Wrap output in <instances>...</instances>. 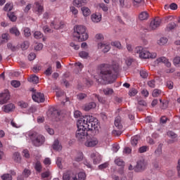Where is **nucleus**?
Masks as SVG:
<instances>
[{
	"label": "nucleus",
	"instance_id": "1",
	"mask_svg": "<svg viewBox=\"0 0 180 180\" xmlns=\"http://www.w3.org/2000/svg\"><path fill=\"white\" fill-rule=\"evenodd\" d=\"M77 126L76 138L84 140L88 136V131L98 129V120L94 119L92 116L86 115L77 120Z\"/></svg>",
	"mask_w": 180,
	"mask_h": 180
},
{
	"label": "nucleus",
	"instance_id": "2",
	"mask_svg": "<svg viewBox=\"0 0 180 180\" xmlns=\"http://www.w3.org/2000/svg\"><path fill=\"white\" fill-rule=\"evenodd\" d=\"M119 74V65L103 63L100 65V77L103 81L108 84H113Z\"/></svg>",
	"mask_w": 180,
	"mask_h": 180
},
{
	"label": "nucleus",
	"instance_id": "3",
	"mask_svg": "<svg viewBox=\"0 0 180 180\" xmlns=\"http://www.w3.org/2000/svg\"><path fill=\"white\" fill-rule=\"evenodd\" d=\"M73 37L78 40V41H85L88 40V33H86V27L84 25H76L74 27Z\"/></svg>",
	"mask_w": 180,
	"mask_h": 180
},
{
	"label": "nucleus",
	"instance_id": "4",
	"mask_svg": "<svg viewBox=\"0 0 180 180\" xmlns=\"http://www.w3.org/2000/svg\"><path fill=\"white\" fill-rule=\"evenodd\" d=\"M86 174L84 172H80L77 174L71 170H67L63 174V180H85Z\"/></svg>",
	"mask_w": 180,
	"mask_h": 180
},
{
	"label": "nucleus",
	"instance_id": "5",
	"mask_svg": "<svg viewBox=\"0 0 180 180\" xmlns=\"http://www.w3.org/2000/svg\"><path fill=\"white\" fill-rule=\"evenodd\" d=\"M29 137L34 147H40L43 146L46 141V138L44 136L37 133V132H31L29 134Z\"/></svg>",
	"mask_w": 180,
	"mask_h": 180
},
{
	"label": "nucleus",
	"instance_id": "6",
	"mask_svg": "<svg viewBox=\"0 0 180 180\" xmlns=\"http://www.w3.org/2000/svg\"><path fill=\"white\" fill-rule=\"evenodd\" d=\"M134 53L139 54L140 58L143 59L155 58V57H157V54L155 53H151L143 46H136L134 49Z\"/></svg>",
	"mask_w": 180,
	"mask_h": 180
},
{
	"label": "nucleus",
	"instance_id": "7",
	"mask_svg": "<svg viewBox=\"0 0 180 180\" xmlns=\"http://www.w3.org/2000/svg\"><path fill=\"white\" fill-rule=\"evenodd\" d=\"M32 91V99L34 102H37L38 103H43L44 102V94L41 92H36V90L34 89H32L31 90Z\"/></svg>",
	"mask_w": 180,
	"mask_h": 180
},
{
	"label": "nucleus",
	"instance_id": "8",
	"mask_svg": "<svg viewBox=\"0 0 180 180\" xmlns=\"http://www.w3.org/2000/svg\"><path fill=\"white\" fill-rule=\"evenodd\" d=\"M99 143V141L97 138L91 137L88 138L86 141L84 143V145L86 147H96V146H98Z\"/></svg>",
	"mask_w": 180,
	"mask_h": 180
},
{
	"label": "nucleus",
	"instance_id": "9",
	"mask_svg": "<svg viewBox=\"0 0 180 180\" xmlns=\"http://www.w3.org/2000/svg\"><path fill=\"white\" fill-rule=\"evenodd\" d=\"M65 26L64 22L56 18L53 22H51V27H53L56 30L58 29H63Z\"/></svg>",
	"mask_w": 180,
	"mask_h": 180
},
{
	"label": "nucleus",
	"instance_id": "10",
	"mask_svg": "<svg viewBox=\"0 0 180 180\" xmlns=\"http://www.w3.org/2000/svg\"><path fill=\"white\" fill-rule=\"evenodd\" d=\"M161 25V18L156 17L155 19H153L149 26V29L150 30H155L158 27H160V25Z\"/></svg>",
	"mask_w": 180,
	"mask_h": 180
},
{
	"label": "nucleus",
	"instance_id": "11",
	"mask_svg": "<svg viewBox=\"0 0 180 180\" xmlns=\"http://www.w3.org/2000/svg\"><path fill=\"white\" fill-rule=\"evenodd\" d=\"M48 116L52 119H57L60 116V111L56 108H51L48 111Z\"/></svg>",
	"mask_w": 180,
	"mask_h": 180
},
{
	"label": "nucleus",
	"instance_id": "12",
	"mask_svg": "<svg viewBox=\"0 0 180 180\" xmlns=\"http://www.w3.org/2000/svg\"><path fill=\"white\" fill-rule=\"evenodd\" d=\"M91 158H93V162L95 165L99 164L102 160V156L98 152H93L90 155Z\"/></svg>",
	"mask_w": 180,
	"mask_h": 180
},
{
	"label": "nucleus",
	"instance_id": "13",
	"mask_svg": "<svg viewBox=\"0 0 180 180\" xmlns=\"http://www.w3.org/2000/svg\"><path fill=\"white\" fill-rule=\"evenodd\" d=\"M11 98V95L9 93L4 92L0 94V105H5L8 103V101Z\"/></svg>",
	"mask_w": 180,
	"mask_h": 180
},
{
	"label": "nucleus",
	"instance_id": "14",
	"mask_svg": "<svg viewBox=\"0 0 180 180\" xmlns=\"http://www.w3.org/2000/svg\"><path fill=\"white\" fill-rule=\"evenodd\" d=\"M146 167H147V163L144 160H142L137 162L136 168L137 171H144Z\"/></svg>",
	"mask_w": 180,
	"mask_h": 180
},
{
	"label": "nucleus",
	"instance_id": "15",
	"mask_svg": "<svg viewBox=\"0 0 180 180\" xmlns=\"http://www.w3.org/2000/svg\"><path fill=\"white\" fill-rule=\"evenodd\" d=\"M86 4H88L87 0H73V5L76 8H83L82 6H85Z\"/></svg>",
	"mask_w": 180,
	"mask_h": 180
},
{
	"label": "nucleus",
	"instance_id": "16",
	"mask_svg": "<svg viewBox=\"0 0 180 180\" xmlns=\"http://www.w3.org/2000/svg\"><path fill=\"white\" fill-rule=\"evenodd\" d=\"M98 49H100L101 50V51H103V53H108V51H109V50H110V44H104L102 42H101L98 44Z\"/></svg>",
	"mask_w": 180,
	"mask_h": 180
},
{
	"label": "nucleus",
	"instance_id": "17",
	"mask_svg": "<svg viewBox=\"0 0 180 180\" xmlns=\"http://www.w3.org/2000/svg\"><path fill=\"white\" fill-rule=\"evenodd\" d=\"M95 108H96V103L95 102L86 103L83 106V109L85 112H89L91 109H95Z\"/></svg>",
	"mask_w": 180,
	"mask_h": 180
},
{
	"label": "nucleus",
	"instance_id": "18",
	"mask_svg": "<svg viewBox=\"0 0 180 180\" xmlns=\"http://www.w3.org/2000/svg\"><path fill=\"white\" fill-rule=\"evenodd\" d=\"M157 62L158 63H163L165 64V65H166V67H167V68H171V62H169V60L164 56L158 58L157 59Z\"/></svg>",
	"mask_w": 180,
	"mask_h": 180
},
{
	"label": "nucleus",
	"instance_id": "19",
	"mask_svg": "<svg viewBox=\"0 0 180 180\" xmlns=\"http://www.w3.org/2000/svg\"><path fill=\"white\" fill-rule=\"evenodd\" d=\"M91 20L94 23H99L102 20V15L99 13H94L91 15Z\"/></svg>",
	"mask_w": 180,
	"mask_h": 180
},
{
	"label": "nucleus",
	"instance_id": "20",
	"mask_svg": "<svg viewBox=\"0 0 180 180\" xmlns=\"http://www.w3.org/2000/svg\"><path fill=\"white\" fill-rule=\"evenodd\" d=\"M122 118L120 117H117L115 118L114 124L116 128L118 129V130H122L123 129V125H122Z\"/></svg>",
	"mask_w": 180,
	"mask_h": 180
},
{
	"label": "nucleus",
	"instance_id": "21",
	"mask_svg": "<svg viewBox=\"0 0 180 180\" xmlns=\"http://www.w3.org/2000/svg\"><path fill=\"white\" fill-rule=\"evenodd\" d=\"M52 147L56 151H61V150H63V146H61V144H60V141L58 140L54 141Z\"/></svg>",
	"mask_w": 180,
	"mask_h": 180
},
{
	"label": "nucleus",
	"instance_id": "22",
	"mask_svg": "<svg viewBox=\"0 0 180 180\" xmlns=\"http://www.w3.org/2000/svg\"><path fill=\"white\" fill-rule=\"evenodd\" d=\"M15 109V105L13 103H9L8 105H4V111L6 113H9V112H12Z\"/></svg>",
	"mask_w": 180,
	"mask_h": 180
},
{
	"label": "nucleus",
	"instance_id": "23",
	"mask_svg": "<svg viewBox=\"0 0 180 180\" xmlns=\"http://www.w3.org/2000/svg\"><path fill=\"white\" fill-rule=\"evenodd\" d=\"M37 11L39 15H41L43 13V11H44V8L43 6V3H40L39 1L35 2Z\"/></svg>",
	"mask_w": 180,
	"mask_h": 180
},
{
	"label": "nucleus",
	"instance_id": "24",
	"mask_svg": "<svg viewBox=\"0 0 180 180\" xmlns=\"http://www.w3.org/2000/svg\"><path fill=\"white\" fill-rule=\"evenodd\" d=\"M139 140H140V136L136 135V136H132L131 139V146H133V147H136V146L139 144Z\"/></svg>",
	"mask_w": 180,
	"mask_h": 180
},
{
	"label": "nucleus",
	"instance_id": "25",
	"mask_svg": "<svg viewBox=\"0 0 180 180\" xmlns=\"http://www.w3.org/2000/svg\"><path fill=\"white\" fill-rule=\"evenodd\" d=\"M144 0H132V5L135 8H139V6H141V5H144Z\"/></svg>",
	"mask_w": 180,
	"mask_h": 180
},
{
	"label": "nucleus",
	"instance_id": "26",
	"mask_svg": "<svg viewBox=\"0 0 180 180\" xmlns=\"http://www.w3.org/2000/svg\"><path fill=\"white\" fill-rule=\"evenodd\" d=\"M81 11L83 13V15L85 17L89 16V15H91V10L88 7L83 6L81 8Z\"/></svg>",
	"mask_w": 180,
	"mask_h": 180
},
{
	"label": "nucleus",
	"instance_id": "27",
	"mask_svg": "<svg viewBox=\"0 0 180 180\" xmlns=\"http://www.w3.org/2000/svg\"><path fill=\"white\" fill-rule=\"evenodd\" d=\"M115 165H117L118 167H122V168H123V167H124V161L123 160V159L120 158H117L114 161Z\"/></svg>",
	"mask_w": 180,
	"mask_h": 180
},
{
	"label": "nucleus",
	"instance_id": "28",
	"mask_svg": "<svg viewBox=\"0 0 180 180\" xmlns=\"http://www.w3.org/2000/svg\"><path fill=\"white\" fill-rule=\"evenodd\" d=\"M139 18L140 20H147L148 19V13L146 11L141 12L139 15Z\"/></svg>",
	"mask_w": 180,
	"mask_h": 180
},
{
	"label": "nucleus",
	"instance_id": "29",
	"mask_svg": "<svg viewBox=\"0 0 180 180\" xmlns=\"http://www.w3.org/2000/svg\"><path fill=\"white\" fill-rule=\"evenodd\" d=\"M13 160L15 161V162H20L22 158H20V154L18 152H15L13 155Z\"/></svg>",
	"mask_w": 180,
	"mask_h": 180
},
{
	"label": "nucleus",
	"instance_id": "30",
	"mask_svg": "<svg viewBox=\"0 0 180 180\" xmlns=\"http://www.w3.org/2000/svg\"><path fill=\"white\" fill-rule=\"evenodd\" d=\"M84 160V153L82 152H78L75 158V161L77 162H81Z\"/></svg>",
	"mask_w": 180,
	"mask_h": 180
},
{
	"label": "nucleus",
	"instance_id": "31",
	"mask_svg": "<svg viewBox=\"0 0 180 180\" xmlns=\"http://www.w3.org/2000/svg\"><path fill=\"white\" fill-rule=\"evenodd\" d=\"M29 82H32L33 84H39V77L36 75H32L28 78Z\"/></svg>",
	"mask_w": 180,
	"mask_h": 180
},
{
	"label": "nucleus",
	"instance_id": "32",
	"mask_svg": "<svg viewBox=\"0 0 180 180\" xmlns=\"http://www.w3.org/2000/svg\"><path fill=\"white\" fill-rule=\"evenodd\" d=\"M167 43H168V39H167V37H161L158 40V44H159V46H165Z\"/></svg>",
	"mask_w": 180,
	"mask_h": 180
},
{
	"label": "nucleus",
	"instance_id": "33",
	"mask_svg": "<svg viewBox=\"0 0 180 180\" xmlns=\"http://www.w3.org/2000/svg\"><path fill=\"white\" fill-rule=\"evenodd\" d=\"M34 168L37 172H41L43 167L41 166V163L40 162V161H37L34 165Z\"/></svg>",
	"mask_w": 180,
	"mask_h": 180
},
{
	"label": "nucleus",
	"instance_id": "34",
	"mask_svg": "<svg viewBox=\"0 0 180 180\" xmlns=\"http://www.w3.org/2000/svg\"><path fill=\"white\" fill-rule=\"evenodd\" d=\"M176 23L175 22H170L167 25V27H166V30L167 32H169L171 30H174V29H175V27H176Z\"/></svg>",
	"mask_w": 180,
	"mask_h": 180
},
{
	"label": "nucleus",
	"instance_id": "35",
	"mask_svg": "<svg viewBox=\"0 0 180 180\" xmlns=\"http://www.w3.org/2000/svg\"><path fill=\"white\" fill-rule=\"evenodd\" d=\"M10 33H11V34H15L16 37L20 35V32H19V30H18L16 27H13L10 29Z\"/></svg>",
	"mask_w": 180,
	"mask_h": 180
},
{
	"label": "nucleus",
	"instance_id": "36",
	"mask_svg": "<svg viewBox=\"0 0 180 180\" xmlns=\"http://www.w3.org/2000/svg\"><path fill=\"white\" fill-rule=\"evenodd\" d=\"M161 94H162V91L158 89H155L153 91L152 96H153V98H158V96H160Z\"/></svg>",
	"mask_w": 180,
	"mask_h": 180
},
{
	"label": "nucleus",
	"instance_id": "37",
	"mask_svg": "<svg viewBox=\"0 0 180 180\" xmlns=\"http://www.w3.org/2000/svg\"><path fill=\"white\" fill-rule=\"evenodd\" d=\"M79 56L85 60L89 57V53L85 51H82L79 53Z\"/></svg>",
	"mask_w": 180,
	"mask_h": 180
},
{
	"label": "nucleus",
	"instance_id": "38",
	"mask_svg": "<svg viewBox=\"0 0 180 180\" xmlns=\"http://www.w3.org/2000/svg\"><path fill=\"white\" fill-rule=\"evenodd\" d=\"M12 9H13V4L9 3H7L4 8V11L6 12H11Z\"/></svg>",
	"mask_w": 180,
	"mask_h": 180
},
{
	"label": "nucleus",
	"instance_id": "39",
	"mask_svg": "<svg viewBox=\"0 0 180 180\" xmlns=\"http://www.w3.org/2000/svg\"><path fill=\"white\" fill-rule=\"evenodd\" d=\"M104 95L109 96L113 95V89L106 88L103 90Z\"/></svg>",
	"mask_w": 180,
	"mask_h": 180
},
{
	"label": "nucleus",
	"instance_id": "40",
	"mask_svg": "<svg viewBox=\"0 0 180 180\" xmlns=\"http://www.w3.org/2000/svg\"><path fill=\"white\" fill-rule=\"evenodd\" d=\"M7 16L8 17V18L10 19V20H11V22H15L16 21V15H15V13H11V12H8L7 13Z\"/></svg>",
	"mask_w": 180,
	"mask_h": 180
},
{
	"label": "nucleus",
	"instance_id": "41",
	"mask_svg": "<svg viewBox=\"0 0 180 180\" xmlns=\"http://www.w3.org/2000/svg\"><path fill=\"white\" fill-rule=\"evenodd\" d=\"M23 32H24L25 37H30V36H32V33L30 32V28L25 27V28H24Z\"/></svg>",
	"mask_w": 180,
	"mask_h": 180
},
{
	"label": "nucleus",
	"instance_id": "42",
	"mask_svg": "<svg viewBox=\"0 0 180 180\" xmlns=\"http://www.w3.org/2000/svg\"><path fill=\"white\" fill-rule=\"evenodd\" d=\"M173 63L175 67H180V56H176L173 59Z\"/></svg>",
	"mask_w": 180,
	"mask_h": 180
},
{
	"label": "nucleus",
	"instance_id": "43",
	"mask_svg": "<svg viewBox=\"0 0 180 180\" xmlns=\"http://www.w3.org/2000/svg\"><path fill=\"white\" fill-rule=\"evenodd\" d=\"M148 150H149V148H148V146H142V147H140L139 148V153H140V154H143V153H147V151H148Z\"/></svg>",
	"mask_w": 180,
	"mask_h": 180
},
{
	"label": "nucleus",
	"instance_id": "44",
	"mask_svg": "<svg viewBox=\"0 0 180 180\" xmlns=\"http://www.w3.org/2000/svg\"><path fill=\"white\" fill-rule=\"evenodd\" d=\"M167 134L168 137H170V139H176V137H178V135L172 131H168L167 132Z\"/></svg>",
	"mask_w": 180,
	"mask_h": 180
},
{
	"label": "nucleus",
	"instance_id": "45",
	"mask_svg": "<svg viewBox=\"0 0 180 180\" xmlns=\"http://www.w3.org/2000/svg\"><path fill=\"white\" fill-rule=\"evenodd\" d=\"M112 46H114V47H116L117 49H119V50H122V49L123 48L122 46V44L117 41H115L114 42L111 43Z\"/></svg>",
	"mask_w": 180,
	"mask_h": 180
},
{
	"label": "nucleus",
	"instance_id": "46",
	"mask_svg": "<svg viewBox=\"0 0 180 180\" xmlns=\"http://www.w3.org/2000/svg\"><path fill=\"white\" fill-rule=\"evenodd\" d=\"M43 33H41L40 31H36L34 33V39H42L43 37Z\"/></svg>",
	"mask_w": 180,
	"mask_h": 180
},
{
	"label": "nucleus",
	"instance_id": "47",
	"mask_svg": "<svg viewBox=\"0 0 180 180\" xmlns=\"http://www.w3.org/2000/svg\"><path fill=\"white\" fill-rule=\"evenodd\" d=\"M29 46H30V44L27 41H25L22 44H21V49L22 50H27L29 49Z\"/></svg>",
	"mask_w": 180,
	"mask_h": 180
},
{
	"label": "nucleus",
	"instance_id": "48",
	"mask_svg": "<svg viewBox=\"0 0 180 180\" xmlns=\"http://www.w3.org/2000/svg\"><path fill=\"white\" fill-rule=\"evenodd\" d=\"M41 179L47 180V178L50 176V172L47 171L41 173Z\"/></svg>",
	"mask_w": 180,
	"mask_h": 180
},
{
	"label": "nucleus",
	"instance_id": "49",
	"mask_svg": "<svg viewBox=\"0 0 180 180\" xmlns=\"http://www.w3.org/2000/svg\"><path fill=\"white\" fill-rule=\"evenodd\" d=\"M140 75L142 78L146 79L148 77V72H147V70L143 69L140 71Z\"/></svg>",
	"mask_w": 180,
	"mask_h": 180
},
{
	"label": "nucleus",
	"instance_id": "50",
	"mask_svg": "<svg viewBox=\"0 0 180 180\" xmlns=\"http://www.w3.org/2000/svg\"><path fill=\"white\" fill-rule=\"evenodd\" d=\"M7 42H8V34H3L1 35V44H4V43H7Z\"/></svg>",
	"mask_w": 180,
	"mask_h": 180
},
{
	"label": "nucleus",
	"instance_id": "51",
	"mask_svg": "<svg viewBox=\"0 0 180 180\" xmlns=\"http://www.w3.org/2000/svg\"><path fill=\"white\" fill-rule=\"evenodd\" d=\"M11 85L14 88H19V86H20V82L18 80H13L11 81Z\"/></svg>",
	"mask_w": 180,
	"mask_h": 180
},
{
	"label": "nucleus",
	"instance_id": "52",
	"mask_svg": "<svg viewBox=\"0 0 180 180\" xmlns=\"http://www.w3.org/2000/svg\"><path fill=\"white\" fill-rule=\"evenodd\" d=\"M2 180H12V175L9 174H4L1 176Z\"/></svg>",
	"mask_w": 180,
	"mask_h": 180
},
{
	"label": "nucleus",
	"instance_id": "53",
	"mask_svg": "<svg viewBox=\"0 0 180 180\" xmlns=\"http://www.w3.org/2000/svg\"><path fill=\"white\" fill-rule=\"evenodd\" d=\"M44 74L48 77L51 75V74H53V68H51V66H49L44 72Z\"/></svg>",
	"mask_w": 180,
	"mask_h": 180
},
{
	"label": "nucleus",
	"instance_id": "54",
	"mask_svg": "<svg viewBox=\"0 0 180 180\" xmlns=\"http://www.w3.org/2000/svg\"><path fill=\"white\" fill-rule=\"evenodd\" d=\"M44 33H53V30L49 27V25H45L42 27Z\"/></svg>",
	"mask_w": 180,
	"mask_h": 180
},
{
	"label": "nucleus",
	"instance_id": "55",
	"mask_svg": "<svg viewBox=\"0 0 180 180\" xmlns=\"http://www.w3.org/2000/svg\"><path fill=\"white\" fill-rule=\"evenodd\" d=\"M70 12H72L73 15H78V9H77L75 6H72L70 7Z\"/></svg>",
	"mask_w": 180,
	"mask_h": 180
},
{
	"label": "nucleus",
	"instance_id": "56",
	"mask_svg": "<svg viewBox=\"0 0 180 180\" xmlns=\"http://www.w3.org/2000/svg\"><path fill=\"white\" fill-rule=\"evenodd\" d=\"M134 61V59L131 58H127L125 60V63L127 64V65L128 67H129V65H131V64L133 63V62Z\"/></svg>",
	"mask_w": 180,
	"mask_h": 180
},
{
	"label": "nucleus",
	"instance_id": "57",
	"mask_svg": "<svg viewBox=\"0 0 180 180\" xmlns=\"http://www.w3.org/2000/svg\"><path fill=\"white\" fill-rule=\"evenodd\" d=\"M22 175H24L25 178H29V176H30V170L25 169L22 172Z\"/></svg>",
	"mask_w": 180,
	"mask_h": 180
},
{
	"label": "nucleus",
	"instance_id": "58",
	"mask_svg": "<svg viewBox=\"0 0 180 180\" xmlns=\"http://www.w3.org/2000/svg\"><path fill=\"white\" fill-rule=\"evenodd\" d=\"M148 85L150 88H155V80L152 79L148 82Z\"/></svg>",
	"mask_w": 180,
	"mask_h": 180
},
{
	"label": "nucleus",
	"instance_id": "59",
	"mask_svg": "<svg viewBox=\"0 0 180 180\" xmlns=\"http://www.w3.org/2000/svg\"><path fill=\"white\" fill-rule=\"evenodd\" d=\"M108 167H109V163L105 162L98 166V169H101V170L105 169L108 168Z\"/></svg>",
	"mask_w": 180,
	"mask_h": 180
},
{
	"label": "nucleus",
	"instance_id": "60",
	"mask_svg": "<svg viewBox=\"0 0 180 180\" xmlns=\"http://www.w3.org/2000/svg\"><path fill=\"white\" fill-rule=\"evenodd\" d=\"M63 161V159L61 158H57L56 160V164L58 167V168H63V164L61 163V162Z\"/></svg>",
	"mask_w": 180,
	"mask_h": 180
},
{
	"label": "nucleus",
	"instance_id": "61",
	"mask_svg": "<svg viewBox=\"0 0 180 180\" xmlns=\"http://www.w3.org/2000/svg\"><path fill=\"white\" fill-rule=\"evenodd\" d=\"M129 96H136L137 95V90L136 89H132L129 92Z\"/></svg>",
	"mask_w": 180,
	"mask_h": 180
},
{
	"label": "nucleus",
	"instance_id": "62",
	"mask_svg": "<svg viewBox=\"0 0 180 180\" xmlns=\"http://www.w3.org/2000/svg\"><path fill=\"white\" fill-rule=\"evenodd\" d=\"M19 106H20V108H27V106H29V104H27V103L25 102V101H20L18 103Z\"/></svg>",
	"mask_w": 180,
	"mask_h": 180
},
{
	"label": "nucleus",
	"instance_id": "63",
	"mask_svg": "<svg viewBox=\"0 0 180 180\" xmlns=\"http://www.w3.org/2000/svg\"><path fill=\"white\" fill-rule=\"evenodd\" d=\"M99 6L104 12H108V6H106L105 4L101 3L99 4Z\"/></svg>",
	"mask_w": 180,
	"mask_h": 180
},
{
	"label": "nucleus",
	"instance_id": "64",
	"mask_svg": "<svg viewBox=\"0 0 180 180\" xmlns=\"http://www.w3.org/2000/svg\"><path fill=\"white\" fill-rule=\"evenodd\" d=\"M43 49V44L41 43H39L37 44V46L34 47V49L37 51H40V50H41Z\"/></svg>",
	"mask_w": 180,
	"mask_h": 180
}]
</instances>
